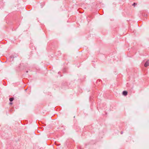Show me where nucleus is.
<instances>
[{"label": "nucleus", "mask_w": 149, "mask_h": 149, "mask_svg": "<svg viewBox=\"0 0 149 149\" xmlns=\"http://www.w3.org/2000/svg\"><path fill=\"white\" fill-rule=\"evenodd\" d=\"M145 67H147L148 66H149V60H148L146 63H145L144 65Z\"/></svg>", "instance_id": "f257e3e1"}, {"label": "nucleus", "mask_w": 149, "mask_h": 149, "mask_svg": "<svg viewBox=\"0 0 149 149\" xmlns=\"http://www.w3.org/2000/svg\"><path fill=\"white\" fill-rule=\"evenodd\" d=\"M12 104H13V103L12 102L10 103V104L12 105Z\"/></svg>", "instance_id": "39448f33"}, {"label": "nucleus", "mask_w": 149, "mask_h": 149, "mask_svg": "<svg viewBox=\"0 0 149 149\" xmlns=\"http://www.w3.org/2000/svg\"><path fill=\"white\" fill-rule=\"evenodd\" d=\"M123 94L125 96H126L127 94V92L126 91H124L123 92Z\"/></svg>", "instance_id": "f03ea898"}, {"label": "nucleus", "mask_w": 149, "mask_h": 149, "mask_svg": "<svg viewBox=\"0 0 149 149\" xmlns=\"http://www.w3.org/2000/svg\"><path fill=\"white\" fill-rule=\"evenodd\" d=\"M136 3H134L132 5H133V6H135V5H136Z\"/></svg>", "instance_id": "20e7f679"}, {"label": "nucleus", "mask_w": 149, "mask_h": 149, "mask_svg": "<svg viewBox=\"0 0 149 149\" xmlns=\"http://www.w3.org/2000/svg\"><path fill=\"white\" fill-rule=\"evenodd\" d=\"M14 99L13 98H10L9 99V100L10 102H12L13 101Z\"/></svg>", "instance_id": "7ed1b4c3"}]
</instances>
